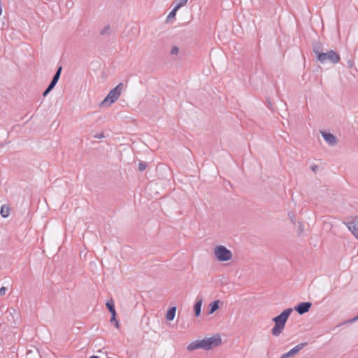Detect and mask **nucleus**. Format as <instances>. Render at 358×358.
<instances>
[{
  "mask_svg": "<svg viewBox=\"0 0 358 358\" xmlns=\"http://www.w3.org/2000/svg\"><path fill=\"white\" fill-rule=\"evenodd\" d=\"M292 312V308L284 310L279 315L273 319L275 326L271 330L272 334L275 336H279L285 329L286 322Z\"/></svg>",
  "mask_w": 358,
  "mask_h": 358,
  "instance_id": "1",
  "label": "nucleus"
},
{
  "mask_svg": "<svg viewBox=\"0 0 358 358\" xmlns=\"http://www.w3.org/2000/svg\"><path fill=\"white\" fill-rule=\"evenodd\" d=\"M214 255L220 262H227L232 259V252L223 245H218L214 248Z\"/></svg>",
  "mask_w": 358,
  "mask_h": 358,
  "instance_id": "2",
  "label": "nucleus"
},
{
  "mask_svg": "<svg viewBox=\"0 0 358 358\" xmlns=\"http://www.w3.org/2000/svg\"><path fill=\"white\" fill-rule=\"evenodd\" d=\"M123 88V85L122 83H120L118 85H117L113 90H112L108 96L104 99V100L102 102L103 105L106 104H111L114 103L115 101L118 99L120 97L122 90Z\"/></svg>",
  "mask_w": 358,
  "mask_h": 358,
  "instance_id": "3",
  "label": "nucleus"
},
{
  "mask_svg": "<svg viewBox=\"0 0 358 358\" xmlns=\"http://www.w3.org/2000/svg\"><path fill=\"white\" fill-rule=\"evenodd\" d=\"M201 341L202 349L207 350L219 346L222 343V339L220 335H215L210 338H205Z\"/></svg>",
  "mask_w": 358,
  "mask_h": 358,
  "instance_id": "4",
  "label": "nucleus"
},
{
  "mask_svg": "<svg viewBox=\"0 0 358 358\" xmlns=\"http://www.w3.org/2000/svg\"><path fill=\"white\" fill-rule=\"evenodd\" d=\"M317 55V59L321 62L324 63L327 61H330L332 63H337L340 60L339 55L334 51L331 50L326 53H320L315 52Z\"/></svg>",
  "mask_w": 358,
  "mask_h": 358,
  "instance_id": "5",
  "label": "nucleus"
},
{
  "mask_svg": "<svg viewBox=\"0 0 358 358\" xmlns=\"http://www.w3.org/2000/svg\"><path fill=\"white\" fill-rule=\"evenodd\" d=\"M61 71H62V67L60 66L57 73H55V75L54 76L50 84L49 85L48 87L46 89V90L43 93V96H46L51 90L55 86V85L57 84L59 78V76H60V74H61Z\"/></svg>",
  "mask_w": 358,
  "mask_h": 358,
  "instance_id": "6",
  "label": "nucleus"
},
{
  "mask_svg": "<svg viewBox=\"0 0 358 358\" xmlns=\"http://www.w3.org/2000/svg\"><path fill=\"white\" fill-rule=\"evenodd\" d=\"M348 229L358 238V217L353 218L348 223Z\"/></svg>",
  "mask_w": 358,
  "mask_h": 358,
  "instance_id": "7",
  "label": "nucleus"
},
{
  "mask_svg": "<svg viewBox=\"0 0 358 358\" xmlns=\"http://www.w3.org/2000/svg\"><path fill=\"white\" fill-rule=\"evenodd\" d=\"M306 345V343H301L291 349L287 353L282 355L283 358H289L290 357L294 356L296 353H298Z\"/></svg>",
  "mask_w": 358,
  "mask_h": 358,
  "instance_id": "8",
  "label": "nucleus"
},
{
  "mask_svg": "<svg viewBox=\"0 0 358 358\" xmlns=\"http://www.w3.org/2000/svg\"><path fill=\"white\" fill-rule=\"evenodd\" d=\"M311 303L309 302H303L299 303L295 307V310L299 314L302 315L307 313L311 307Z\"/></svg>",
  "mask_w": 358,
  "mask_h": 358,
  "instance_id": "9",
  "label": "nucleus"
},
{
  "mask_svg": "<svg viewBox=\"0 0 358 358\" xmlns=\"http://www.w3.org/2000/svg\"><path fill=\"white\" fill-rule=\"evenodd\" d=\"M187 1H181L170 12V13L167 16V20L174 18L176 14V11L182 6H184L186 4Z\"/></svg>",
  "mask_w": 358,
  "mask_h": 358,
  "instance_id": "10",
  "label": "nucleus"
},
{
  "mask_svg": "<svg viewBox=\"0 0 358 358\" xmlns=\"http://www.w3.org/2000/svg\"><path fill=\"white\" fill-rule=\"evenodd\" d=\"M187 348L189 351H192V350H194L196 349H200V348L202 349L201 341L198 340V341L192 342L191 343H189L187 345Z\"/></svg>",
  "mask_w": 358,
  "mask_h": 358,
  "instance_id": "11",
  "label": "nucleus"
},
{
  "mask_svg": "<svg viewBox=\"0 0 358 358\" xmlns=\"http://www.w3.org/2000/svg\"><path fill=\"white\" fill-rule=\"evenodd\" d=\"M106 306L107 308L108 309V310L110 311V313H111V315H117V313H116V310L115 308L114 301L113 299L108 300L106 302Z\"/></svg>",
  "mask_w": 358,
  "mask_h": 358,
  "instance_id": "12",
  "label": "nucleus"
},
{
  "mask_svg": "<svg viewBox=\"0 0 358 358\" xmlns=\"http://www.w3.org/2000/svg\"><path fill=\"white\" fill-rule=\"evenodd\" d=\"M176 308L172 307L169 308L166 313V318L168 321H172L176 315Z\"/></svg>",
  "mask_w": 358,
  "mask_h": 358,
  "instance_id": "13",
  "label": "nucleus"
},
{
  "mask_svg": "<svg viewBox=\"0 0 358 358\" xmlns=\"http://www.w3.org/2000/svg\"><path fill=\"white\" fill-rule=\"evenodd\" d=\"M202 303H203V300L201 299H200L197 301V302L194 305V312H195L196 316H199L201 313Z\"/></svg>",
  "mask_w": 358,
  "mask_h": 358,
  "instance_id": "14",
  "label": "nucleus"
},
{
  "mask_svg": "<svg viewBox=\"0 0 358 358\" xmlns=\"http://www.w3.org/2000/svg\"><path fill=\"white\" fill-rule=\"evenodd\" d=\"M220 301L216 300L210 304L209 314H213L219 308Z\"/></svg>",
  "mask_w": 358,
  "mask_h": 358,
  "instance_id": "15",
  "label": "nucleus"
},
{
  "mask_svg": "<svg viewBox=\"0 0 358 358\" xmlns=\"http://www.w3.org/2000/svg\"><path fill=\"white\" fill-rule=\"evenodd\" d=\"M323 137L329 144H334L336 142L335 137L331 134H322Z\"/></svg>",
  "mask_w": 358,
  "mask_h": 358,
  "instance_id": "16",
  "label": "nucleus"
},
{
  "mask_svg": "<svg viewBox=\"0 0 358 358\" xmlns=\"http://www.w3.org/2000/svg\"><path fill=\"white\" fill-rule=\"evenodd\" d=\"M0 213L3 217H7L10 213L9 207L6 205H3L1 207Z\"/></svg>",
  "mask_w": 358,
  "mask_h": 358,
  "instance_id": "17",
  "label": "nucleus"
},
{
  "mask_svg": "<svg viewBox=\"0 0 358 358\" xmlns=\"http://www.w3.org/2000/svg\"><path fill=\"white\" fill-rule=\"evenodd\" d=\"M116 317H117V315H111L110 322H111V323H114V324H115V327H116L117 329H119V328H120V323H119V322L117 320Z\"/></svg>",
  "mask_w": 358,
  "mask_h": 358,
  "instance_id": "18",
  "label": "nucleus"
},
{
  "mask_svg": "<svg viewBox=\"0 0 358 358\" xmlns=\"http://www.w3.org/2000/svg\"><path fill=\"white\" fill-rule=\"evenodd\" d=\"M6 288L5 287H2L0 288V296H3L6 294Z\"/></svg>",
  "mask_w": 358,
  "mask_h": 358,
  "instance_id": "19",
  "label": "nucleus"
},
{
  "mask_svg": "<svg viewBox=\"0 0 358 358\" xmlns=\"http://www.w3.org/2000/svg\"><path fill=\"white\" fill-rule=\"evenodd\" d=\"M138 166H139V170L141 171H144L146 169V164H145L144 163H142V162L139 163Z\"/></svg>",
  "mask_w": 358,
  "mask_h": 358,
  "instance_id": "20",
  "label": "nucleus"
},
{
  "mask_svg": "<svg viewBox=\"0 0 358 358\" xmlns=\"http://www.w3.org/2000/svg\"><path fill=\"white\" fill-rule=\"evenodd\" d=\"M110 29V27L109 26L108 27H106L101 31V34H106L108 32V31Z\"/></svg>",
  "mask_w": 358,
  "mask_h": 358,
  "instance_id": "21",
  "label": "nucleus"
},
{
  "mask_svg": "<svg viewBox=\"0 0 358 358\" xmlns=\"http://www.w3.org/2000/svg\"><path fill=\"white\" fill-rule=\"evenodd\" d=\"M178 52V48H176V47H174L172 50H171V53L172 54H177Z\"/></svg>",
  "mask_w": 358,
  "mask_h": 358,
  "instance_id": "22",
  "label": "nucleus"
},
{
  "mask_svg": "<svg viewBox=\"0 0 358 358\" xmlns=\"http://www.w3.org/2000/svg\"><path fill=\"white\" fill-rule=\"evenodd\" d=\"M1 13H2V7H1V6L0 5V15H1Z\"/></svg>",
  "mask_w": 358,
  "mask_h": 358,
  "instance_id": "23",
  "label": "nucleus"
},
{
  "mask_svg": "<svg viewBox=\"0 0 358 358\" xmlns=\"http://www.w3.org/2000/svg\"><path fill=\"white\" fill-rule=\"evenodd\" d=\"M357 318H358V316H357Z\"/></svg>",
  "mask_w": 358,
  "mask_h": 358,
  "instance_id": "24",
  "label": "nucleus"
}]
</instances>
